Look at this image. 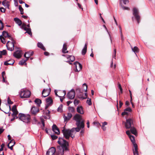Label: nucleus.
Here are the masks:
<instances>
[{
    "instance_id": "obj_25",
    "label": "nucleus",
    "mask_w": 155,
    "mask_h": 155,
    "mask_svg": "<svg viewBox=\"0 0 155 155\" xmlns=\"http://www.w3.org/2000/svg\"><path fill=\"white\" fill-rule=\"evenodd\" d=\"M67 49V45L66 43L64 44L62 50V52L64 53H68V51H66Z\"/></svg>"
},
{
    "instance_id": "obj_47",
    "label": "nucleus",
    "mask_w": 155,
    "mask_h": 155,
    "mask_svg": "<svg viewBox=\"0 0 155 155\" xmlns=\"http://www.w3.org/2000/svg\"><path fill=\"white\" fill-rule=\"evenodd\" d=\"M21 27L22 29H24L25 30H26V29L28 28L26 27V25L24 24H23Z\"/></svg>"
},
{
    "instance_id": "obj_16",
    "label": "nucleus",
    "mask_w": 155,
    "mask_h": 155,
    "mask_svg": "<svg viewBox=\"0 0 155 155\" xmlns=\"http://www.w3.org/2000/svg\"><path fill=\"white\" fill-rule=\"evenodd\" d=\"M53 131L57 134H60V131L58 128L55 124H53L52 127Z\"/></svg>"
},
{
    "instance_id": "obj_57",
    "label": "nucleus",
    "mask_w": 155,
    "mask_h": 155,
    "mask_svg": "<svg viewBox=\"0 0 155 155\" xmlns=\"http://www.w3.org/2000/svg\"><path fill=\"white\" fill-rule=\"evenodd\" d=\"M118 87L119 88L121 93H122L123 90H122V87H121L120 84H118Z\"/></svg>"
},
{
    "instance_id": "obj_59",
    "label": "nucleus",
    "mask_w": 155,
    "mask_h": 155,
    "mask_svg": "<svg viewBox=\"0 0 155 155\" xmlns=\"http://www.w3.org/2000/svg\"><path fill=\"white\" fill-rule=\"evenodd\" d=\"M16 110H17L16 107L15 105H14L12 108V111Z\"/></svg>"
},
{
    "instance_id": "obj_54",
    "label": "nucleus",
    "mask_w": 155,
    "mask_h": 155,
    "mask_svg": "<svg viewBox=\"0 0 155 155\" xmlns=\"http://www.w3.org/2000/svg\"><path fill=\"white\" fill-rule=\"evenodd\" d=\"M124 110L126 111L131 112V109L130 107H128L124 109Z\"/></svg>"
},
{
    "instance_id": "obj_43",
    "label": "nucleus",
    "mask_w": 155,
    "mask_h": 155,
    "mask_svg": "<svg viewBox=\"0 0 155 155\" xmlns=\"http://www.w3.org/2000/svg\"><path fill=\"white\" fill-rule=\"evenodd\" d=\"M0 39L1 40V42L3 44L5 43V38L2 36V35L0 36Z\"/></svg>"
},
{
    "instance_id": "obj_53",
    "label": "nucleus",
    "mask_w": 155,
    "mask_h": 155,
    "mask_svg": "<svg viewBox=\"0 0 155 155\" xmlns=\"http://www.w3.org/2000/svg\"><path fill=\"white\" fill-rule=\"evenodd\" d=\"M51 137L52 139L53 140H55L58 138V137L57 136L54 135H51Z\"/></svg>"
},
{
    "instance_id": "obj_35",
    "label": "nucleus",
    "mask_w": 155,
    "mask_h": 155,
    "mask_svg": "<svg viewBox=\"0 0 155 155\" xmlns=\"http://www.w3.org/2000/svg\"><path fill=\"white\" fill-rule=\"evenodd\" d=\"M37 46L38 47L41 48V49H43L44 51L45 50V49L43 45L41 43L38 42L37 44Z\"/></svg>"
},
{
    "instance_id": "obj_8",
    "label": "nucleus",
    "mask_w": 155,
    "mask_h": 155,
    "mask_svg": "<svg viewBox=\"0 0 155 155\" xmlns=\"http://www.w3.org/2000/svg\"><path fill=\"white\" fill-rule=\"evenodd\" d=\"M6 47L8 50L12 51L14 49V48L13 41L12 42L9 41H8L6 44Z\"/></svg>"
},
{
    "instance_id": "obj_23",
    "label": "nucleus",
    "mask_w": 155,
    "mask_h": 155,
    "mask_svg": "<svg viewBox=\"0 0 155 155\" xmlns=\"http://www.w3.org/2000/svg\"><path fill=\"white\" fill-rule=\"evenodd\" d=\"M134 150L133 149V152L134 155H138L137 145V144L134 145Z\"/></svg>"
},
{
    "instance_id": "obj_5",
    "label": "nucleus",
    "mask_w": 155,
    "mask_h": 155,
    "mask_svg": "<svg viewBox=\"0 0 155 155\" xmlns=\"http://www.w3.org/2000/svg\"><path fill=\"white\" fill-rule=\"evenodd\" d=\"M133 15L134 17H132V19L133 20V18L134 17L136 19L137 23L139 24L140 22V17L139 15V12L137 8H134L133 9Z\"/></svg>"
},
{
    "instance_id": "obj_62",
    "label": "nucleus",
    "mask_w": 155,
    "mask_h": 155,
    "mask_svg": "<svg viewBox=\"0 0 155 155\" xmlns=\"http://www.w3.org/2000/svg\"><path fill=\"white\" fill-rule=\"evenodd\" d=\"M119 29H120V34H121V32L122 33V28H121V26H120V25H119Z\"/></svg>"
},
{
    "instance_id": "obj_50",
    "label": "nucleus",
    "mask_w": 155,
    "mask_h": 155,
    "mask_svg": "<svg viewBox=\"0 0 155 155\" xmlns=\"http://www.w3.org/2000/svg\"><path fill=\"white\" fill-rule=\"evenodd\" d=\"M6 1V0H5L2 2V4L4 6H7V7H8L9 5L7 4H6L5 2Z\"/></svg>"
},
{
    "instance_id": "obj_22",
    "label": "nucleus",
    "mask_w": 155,
    "mask_h": 155,
    "mask_svg": "<svg viewBox=\"0 0 155 155\" xmlns=\"http://www.w3.org/2000/svg\"><path fill=\"white\" fill-rule=\"evenodd\" d=\"M54 92H55V94L57 96H58V97H64V96L66 94V91L65 90H64V91H59V93H63V94L62 95H61V96H60L58 95L57 93V91H56L55 90Z\"/></svg>"
},
{
    "instance_id": "obj_38",
    "label": "nucleus",
    "mask_w": 155,
    "mask_h": 155,
    "mask_svg": "<svg viewBox=\"0 0 155 155\" xmlns=\"http://www.w3.org/2000/svg\"><path fill=\"white\" fill-rule=\"evenodd\" d=\"M63 105L61 104L58 108V111L59 112H61L62 111Z\"/></svg>"
},
{
    "instance_id": "obj_19",
    "label": "nucleus",
    "mask_w": 155,
    "mask_h": 155,
    "mask_svg": "<svg viewBox=\"0 0 155 155\" xmlns=\"http://www.w3.org/2000/svg\"><path fill=\"white\" fill-rule=\"evenodd\" d=\"M15 141L13 140H12L8 144V147L11 150H12L13 149V146L15 145Z\"/></svg>"
},
{
    "instance_id": "obj_26",
    "label": "nucleus",
    "mask_w": 155,
    "mask_h": 155,
    "mask_svg": "<svg viewBox=\"0 0 155 155\" xmlns=\"http://www.w3.org/2000/svg\"><path fill=\"white\" fill-rule=\"evenodd\" d=\"M130 128V131L131 133L135 135H136L137 134V132L136 130V128L134 127V126H132V127Z\"/></svg>"
},
{
    "instance_id": "obj_46",
    "label": "nucleus",
    "mask_w": 155,
    "mask_h": 155,
    "mask_svg": "<svg viewBox=\"0 0 155 155\" xmlns=\"http://www.w3.org/2000/svg\"><path fill=\"white\" fill-rule=\"evenodd\" d=\"M69 58L71 62H73L75 60L74 57L73 56L70 55Z\"/></svg>"
},
{
    "instance_id": "obj_6",
    "label": "nucleus",
    "mask_w": 155,
    "mask_h": 155,
    "mask_svg": "<svg viewBox=\"0 0 155 155\" xmlns=\"http://www.w3.org/2000/svg\"><path fill=\"white\" fill-rule=\"evenodd\" d=\"M134 126L133 120L132 119L129 118L126 120L125 123V127L126 129H129Z\"/></svg>"
},
{
    "instance_id": "obj_40",
    "label": "nucleus",
    "mask_w": 155,
    "mask_h": 155,
    "mask_svg": "<svg viewBox=\"0 0 155 155\" xmlns=\"http://www.w3.org/2000/svg\"><path fill=\"white\" fill-rule=\"evenodd\" d=\"M83 87L84 88V90L86 92L87 91V87L86 84L84 83L83 84Z\"/></svg>"
},
{
    "instance_id": "obj_11",
    "label": "nucleus",
    "mask_w": 155,
    "mask_h": 155,
    "mask_svg": "<svg viewBox=\"0 0 155 155\" xmlns=\"http://www.w3.org/2000/svg\"><path fill=\"white\" fill-rule=\"evenodd\" d=\"M55 149L54 147H52L47 151L46 155H55Z\"/></svg>"
},
{
    "instance_id": "obj_4",
    "label": "nucleus",
    "mask_w": 155,
    "mask_h": 155,
    "mask_svg": "<svg viewBox=\"0 0 155 155\" xmlns=\"http://www.w3.org/2000/svg\"><path fill=\"white\" fill-rule=\"evenodd\" d=\"M19 119L24 122L28 123L30 121V116L29 115L19 114Z\"/></svg>"
},
{
    "instance_id": "obj_55",
    "label": "nucleus",
    "mask_w": 155,
    "mask_h": 155,
    "mask_svg": "<svg viewBox=\"0 0 155 155\" xmlns=\"http://www.w3.org/2000/svg\"><path fill=\"white\" fill-rule=\"evenodd\" d=\"M74 103L75 105H77L79 103V101L75 99L74 101Z\"/></svg>"
},
{
    "instance_id": "obj_51",
    "label": "nucleus",
    "mask_w": 155,
    "mask_h": 155,
    "mask_svg": "<svg viewBox=\"0 0 155 155\" xmlns=\"http://www.w3.org/2000/svg\"><path fill=\"white\" fill-rule=\"evenodd\" d=\"M8 103L9 104H12L13 103V102L11 101L9 97H8Z\"/></svg>"
},
{
    "instance_id": "obj_21",
    "label": "nucleus",
    "mask_w": 155,
    "mask_h": 155,
    "mask_svg": "<svg viewBox=\"0 0 155 155\" xmlns=\"http://www.w3.org/2000/svg\"><path fill=\"white\" fill-rule=\"evenodd\" d=\"M77 112L81 114H84V112L82 106H78L77 108Z\"/></svg>"
},
{
    "instance_id": "obj_34",
    "label": "nucleus",
    "mask_w": 155,
    "mask_h": 155,
    "mask_svg": "<svg viewBox=\"0 0 155 155\" xmlns=\"http://www.w3.org/2000/svg\"><path fill=\"white\" fill-rule=\"evenodd\" d=\"M28 60V58H26V59L25 60H24L23 59H22L19 62V64L20 65H23L25 63V64H26V62Z\"/></svg>"
},
{
    "instance_id": "obj_36",
    "label": "nucleus",
    "mask_w": 155,
    "mask_h": 155,
    "mask_svg": "<svg viewBox=\"0 0 155 155\" xmlns=\"http://www.w3.org/2000/svg\"><path fill=\"white\" fill-rule=\"evenodd\" d=\"M128 2V0H120V4L121 5H122L123 4L126 5Z\"/></svg>"
},
{
    "instance_id": "obj_28",
    "label": "nucleus",
    "mask_w": 155,
    "mask_h": 155,
    "mask_svg": "<svg viewBox=\"0 0 155 155\" xmlns=\"http://www.w3.org/2000/svg\"><path fill=\"white\" fill-rule=\"evenodd\" d=\"M14 20L19 26H21L22 24V22L19 18H14Z\"/></svg>"
},
{
    "instance_id": "obj_63",
    "label": "nucleus",
    "mask_w": 155,
    "mask_h": 155,
    "mask_svg": "<svg viewBox=\"0 0 155 155\" xmlns=\"http://www.w3.org/2000/svg\"><path fill=\"white\" fill-rule=\"evenodd\" d=\"M123 104V103L120 101H119V106L120 107Z\"/></svg>"
},
{
    "instance_id": "obj_64",
    "label": "nucleus",
    "mask_w": 155,
    "mask_h": 155,
    "mask_svg": "<svg viewBox=\"0 0 155 155\" xmlns=\"http://www.w3.org/2000/svg\"><path fill=\"white\" fill-rule=\"evenodd\" d=\"M19 3L21 4H23V3H24V2H23L22 0H19Z\"/></svg>"
},
{
    "instance_id": "obj_56",
    "label": "nucleus",
    "mask_w": 155,
    "mask_h": 155,
    "mask_svg": "<svg viewBox=\"0 0 155 155\" xmlns=\"http://www.w3.org/2000/svg\"><path fill=\"white\" fill-rule=\"evenodd\" d=\"M1 53L2 54L5 55L6 54V50H3L2 51H1Z\"/></svg>"
},
{
    "instance_id": "obj_45",
    "label": "nucleus",
    "mask_w": 155,
    "mask_h": 155,
    "mask_svg": "<svg viewBox=\"0 0 155 155\" xmlns=\"http://www.w3.org/2000/svg\"><path fill=\"white\" fill-rule=\"evenodd\" d=\"M12 112L13 113L12 114V115L13 116H16L18 114V111L17 110H15L12 111Z\"/></svg>"
},
{
    "instance_id": "obj_13",
    "label": "nucleus",
    "mask_w": 155,
    "mask_h": 155,
    "mask_svg": "<svg viewBox=\"0 0 155 155\" xmlns=\"http://www.w3.org/2000/svg\"><path fill=\"white\" fill-rule=\"evenodd\" d=\"M126 134L129 136V137L130 139L131 140V141L133 143L134 145H134L135 144H136L135 142V139L134 137L133 136L131 135V133L130 130H128L126 131Z\"/></svg>"
},
{
    "instance_id": "obj_49",
    "label": "nucleus",
    "mask_w": 155,
    "mask_h": 155,
    "mask_svg": "<svg viewBox=\"0 0 155 155\" xmlns=\"http://www.w3.org/2000/svg\"><path fill=\"white\" fill-rule=\"evenodd\" d=\"M116 49H115L114 50V54H113V56H112V57L113 58L116 59Z\"/></svg>"
},
{
    "instance_id": "obj_48",
    "label": "nucleus",
    "mask_w": 155,
    "mask_h": 155,
    "mask_svg": "<svg viewBox=\"0 0 155 155\" xmlns=\"http://www.w3.org/2000/svg\"><path fill=\"white\" fill-rule=\"evenodd\" d=\"M33 123L34 124H37L38 123V121L35 117L33 118Z\"/></svg>"
},
{
    "instance_id": "obj_10",
    "label": "nucleus",
    "mask_w": 155,
    "mask_h": 155,
    "mask_svg": "<svg viewBox=\"0 0 155 155\" xmlns=\"http://www.w3.org/2000/svg\"><path fill=\"white\" fill-rule=\"evenodd\" d=\"M39 110L38 107L33 106L31 108L30 112L32 114L35 115L39 112Z\"/></svg>"
},
{
    "instance_id": "obj_27",
    "label": "nucleus",
    "mask_w": 155,
    "mask_h": 155,
    "mask_svg": "<svg viewBox=\"0 0 155 155\" xmlns=\"http://www.w3.org/2000/svg\"><path fill=\"white\" fill-rule=\"evenodd\" d=\"M131 48L132 51L134 52L136 55L137 56L136 53L139 51V49L138 48L137 46H134V47L131 46Z\"/></svg>"
},
{
    "instance_id": "obj_3",
    "label": "nucleus",
    "mask_w": 155,
    "mask_h": 155,
    "mask_svg": "<svg viewBox=\"0 0 155 155\" xmlns=\"http://www.w3.org/2000/svg\"><path fill=\"white\" fill-rule=\"evenodd\" d=\"M21 98H28L30 97L31 94L30 91L25 89H22L19 93Z\"/></svg>"
},
{
    "instance_id": "obj_52",
    "label": "nucleus",
    "mask_w": 155,
    "mask_h": 155,
    "mask_svg": "<svg viewBox=\"0 0 155 155\" xmlns=\"http://www.w3.org/2000/svg\"><path fill=\"white\" fill-rule=\"evenodd\" d=\"M120 37H121V39L122 40V42H123L124 40V37L123 36V33H122L121 32V34H120Z\"/></svg>"
},
{
    "instance_id": "obj_24",
    "label": "nucleus",
    "mask_w": 155,
    "mask_h": 155,
    "mask_svg": "<svg viewBox=\"0 0 155 155\" xmlns=\"http://www.w3.org/2000/svg\"><path fill=\"white\" fill-rule=\"evenodd\" d=\"M15 62V61L13 60H9L8 61H5L4 63V64L5 65H12Z\"/></svg>"
},
{
    "instance_id": "obj_15",
    "label": "nucleus",
    "mask_w": 155,
    "mask_h": 155,
    "mask_svg": "<svg viewBox=\"0 0 155 155\" xmlns=\"http://www.w3.org/2000/svg\"><path fill=\"white\" fill-rule=\"evenodd\" d=\"M77 127L75 128V130L77 132H79L81 128H83L84 127V123L82 122L81 124H76Z\"/></svg>"
},
{
    "instance_id": "obj_61",
    "label": "nucleus",
    "mask_w": 155,
    "mask_h": 155,
    "mask_svg": "<svg viewBox=\"0 0 155 155\" xmlns=\"http://www.w3.org/2000/svg\"><path fill=\"white\" fill-rule=\"evenodd\" d=\"M41 122L43 125V127H42V129H44V127L45 126V124L43 120H41Z\"/></svg>"
},
{
    "instance_id": "obj_9",
    "label": "nucleus",
    "mask_w": 155,
    "mask_h": 155,
    "mask_svg": "<svg viewBox=\"0 0 155 155\" xmlns=\"http://www.w3.org/2000/svg\"><path fill=\"white\" fill-rule=\"evenodd\" d=\"M68 98L70 99L74 98L75 95V92L74 90L72 89L68 92L67 94Z\"/></svg>"
},
{
    "instance_id": "obj_37",
    "label": "nucleus",
    "mask_w": 155,
    "mask_h": 155,
    "mask_svg": "<svg viewBox=\"0 0 155 155\" xmlns=\"http://www.w3.org/2000/svg\"><path fill=\"white\" fill-rule=\"evenodd\" d=\"M25 31H26V32H25V33H27L30 35H32V33L30 28H27L26 29V30H25Z\"/></svg>"
},
{
    "instance_id": "obj_41",
    "label": "nucleus",
    "mask_w": 155,
    "mask_h": 155,
    "mask_svg": "<svg viewBox=\"0 0 155 155\" xmlns=\"http://www.w3.org/2000/svg\"><path fill=\"white\" fill-rule=\"evenodd\" d=\"M87 103L89 105H91L92 104L91 101V99L88 98L87 101Z\"/></svg>"
},
{
    "instance_id": "obj_18",
    "label": "nucleus",
    "mask_w": 155,
    "mask_h": 155,
    "mask_svg": "<svg viewBox=\"0 0 155 155\" xmlns=\"http://www.w3.org/2000/svg\"><path fill=\"white\" fill-rule=\"evenodd\" d=\"M33 52L31 51H30L28 52H26L24 54V56L26 58H28V59L29 57L33 55Z\"/></svg>"
},
{
    "instance_id": "obj_58",
    "label": "nucleus",
    "mask_w": 155,
    "mask_h": 155,
    "mask_svg": "<svg viewBox=\"0 0 155 155\" xmlns=\"http://www.w3.org/2000/svg\"><path fill=\"white\" fill-rule=\"evenodd\" d=\"M0 11L2 12H5V9L3 7L0 8Z\"/></svg>"
},
{
    "instance_id": "obj_29",
    "label": "nucleus",
    "mask_w": 155,
    "mask_h": 155,
    "mask_svg": "<svg viewBox=\"0 0 155 155\" xmlns=\"http://www.w3.org/2000/svg\"><path fill=\"white\" fill-rule=\"evenodd\" d=\"M2 35L4 36L5 37H8L10 39L12 38L8 35V32L5 31H4L2 32Z\"/></svg>"
},
{
    "instance_id": "obj_39",
    "label": "nucleus",
    "mask_w": 155,
    "mask_h": 155,
    "mask_svg": "<svg viewBox=\"0 0 155 155\" xmlns=\"http://www.w3.org/2000/svg\"><path fill=\"white\" fill-rule=\"evenodd\" d=\"M69 111L70 112L73 113L74 112V109L73 107H68Z\"/></svg>"
},
{
    "instance_id": "obj_2",
    "label": "nucleus",
    "mask_w": 155,
    "mask_h": 155,
    "mask_svg": "<svg viewBox=\"0 0 155 155\" xmlns=\"http://www.w3.org/2000/svg\"><path fill=\"white\" fill-rule=\"evenodd\" d=\"M75 130V128L73 127L71 130L64 129L62 130V131L65 138L66 139H68L70 137L72 138L74 137V136L73 135L72 133Z\"/></svg>"
},
{
    "instance_id": "obj_30",
    "label": "nucleus",
    "mask_w": 155,
    "mask_h": 155,
    "mask_svg": "<svg viewBox=\"0 0 155 155\" xmlns=\"http://www.w3.org/2000/svg\"><path fill=\"white\" fill-rule=\"evenodd\" d=\"M97 124L100 125L102 127V128L104 130H106V127H105V126L107 125V123L106 122H104L103 123H102V125L101 126V124H100L99 123H98Z\"/></svg>"
},
{
    "instance_id": "obj_1",
    "label": "nucleus",
    "mask_w": 155,
    "mask_h": 155,
    "mask_svg": "<svg viewBox=\"0 0 155 155\" xmlns=\"http://www.w3.org/2000/svg\"><path fill=\"white\" fill-rule=\"evenodd\" d=\"M58 143L61 146L57 147L56 150V153L57 155H63L64 150H68V143L65 140L61 137L59 138Z\"/></svg>"
},
{
    "instance_id": "obj_33",
    "label": "nucleus",
    "mask_w": 155,
    "mask_h": 155,
    "mask_svg": "<svg viewBox=\"0 0 155 155\" xmlns=\"http://www.w3.org/2000/svg\"><path fill=\"white\" fill-rule=\"evenodd\" d=\"M87 44L86 43L85 44L84 46V48L82 49V54L83 55H84L86 52H87Z\"/></svg>"
},
{
    "instance_id": "obj_42",
    "label": "nucleus",
    "mask_w": 155,
    "mask_h": 155,
    "mask_svg": "<svg viewBox=\"0 0 155 155\" xmlns=\"http://www.w3.org/2000/svg\"><path fill=\"white\" fill-rule=\"evenodd\" d=\"M19 9L20 12L21 14V15L23 14H24L23 9L22 8L21 5H19Z\"/></svg>"
},
{
    "instance_id": "obj_17",
    "label": "nucleus",
    "mask_w": 155,
    "mask_h": 155,
    "mask_svg": "<svg viewBox=\"0 0 155 155\" xmlns=\"http://www.w3.org/2000/svg\"><path fill=\"white\" fill-rule=\"evenodd\" d=\"M14 56L16 58H20L21 56V51H17L14 53Z\"/></svg>"
},
{
    "instance_id": "obj_14",
    "label": "nucleus",
    "mask_w": 155,
    "mask_h": 155,
    "mask_svg": "<svg viewBox=\"0 0 155 155\" xmlns=\"http://www.w3.org/2000/svg\"><path fill=\"white\" fill-rule=\"evenodd\" d=\"M74 64L75 66L76 71H79L82 69V65L78 62L76 61L74 63Z\"/></svg>"
},
{
    "instance_id": "obj_44",
    "label": "nucleus",
    "mask_w": 155,
    "mask_h": 155,
    "mask_svg": "<svg viewBox=\"0 0 155 155\" xmlns=\"http://www.w3.org/2000/svg\"><path fill=\"white\" fill-rule=\"evenodd\" d=\"M4 25L3 23L1 20H0V30H2L3 29Z\"/></svg>"
},
{
    "instance_id": "obj_60",
    "label": "nucleus",
    "mask_w": 155,
    "mask_h": 155,
    "mask_svg": "<svg viewBox=\"0 0 155 155\" xmlns=\"http://www.w3.org/2000/svg\"><path fill=\"white\" fill-rule=\"evenodd\" d=\"M128 114V113L127 111H126L124 110V111L122 113L121 115L123 116L125 115H127Z\"/></svg>"
},
{
    "instance_id": "obj_7",
    "label": "nucleus",
    "mask_w": 155,
    "mask_h": 155,
    "mask_svg": "<svg viewBox=\"0 0 155 155\" xmlns=\"http://www.w3.org/2000/svg\"><path fill=\"white\" fill-rule=\"evenodd\" d=\"M74 119L76 122V124H81L82 122L84 123L82 120L81 116L79 114H76L74 117Z\"/></svg>"
},
{
    "instance_id": "obj_32",
    "label": "nucleus",
    "mask_w": 155,
    "mask_h": 155,
    "mask_svg": "<svg viewBox=\"0 0 155 155\" xmlns=\"http://www.w3.org/2000/svg\"><path fill=\"white\" fill-rule=\"evenodd\" d=\"M46 101L47 104L50 105L52 104L53 101L50 97H48L46 99Z\"/></svg>"
},
{
    "instance_id": "obj_12",
    "label": "nucleus",
    "mask_w": 155,
    "mask_h": 155,
    "mask_svg": "<svg viewBox=\"0 0 155 155\" xmlns=\"http://www.w3.org/2000/svg\"><path fill=\"white\" fill-rule=\"evenodd\" d=\"M51 91V89L50 88H49L48 89H44L42 92L43 97H45L49 95Z\"/></svg>"
},
{
    "instance_id": "obj_20",
    "label": "nucleus",
    "mask_w": 155,
    "mask_h": 155,
    "mask_svg": "<svg viewBox=\"0 0 155 155\" xmlns=\"http://www.w3.org/2000/svg\"><path fill=\"white\" fill-rule=\"evenodd\" d=\"M72 115L71 114L68 113L67 116L64 115V120L65 121L69 120L72 117Z\"/></svg>"
},
{
    "instance_id": "obj_31",
    "label": "nucleus",
    "mask_w": 155,
    "mask_h": 155,
    "mask_svg": "<svg viewBox=\"0 0 155 155\" xmlns=\"http://www.w3.org/2000/svg\"><path fill=\"white\" fill-rule=\"evenodd\" d=\"M35 103L37 104L38 107H39L40 106V104L41 103V100L39 99H36L35 101Z\"/></svg>"
}]
</instances>
